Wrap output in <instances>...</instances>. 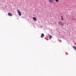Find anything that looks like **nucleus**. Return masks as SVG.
Here are the masks:
<instances>
[{"label":"nucleus","mask_w":76,"mask_h":76,"mask_svg":"<svg viewBox=\"0 0 76 76\" xmlns=\"http://www.w3.org/2000/svg\"><path fill=\"white\" fill-rule=\"evenodd\" d=\"M61 19H63V16H61Z\"/></svg>","instance_id":"9d476101"},{"label":"nucleus","mask_w":76,"mask_h":76,"mask_svg":"<svg viewBox=\"0 0 76 76\" xmlns=\"http://www.w3.org/2000/svg\"><path fill=\"white\" fill-rule=\"evenodd\" d=\"M34 21H37V19H34Z\"/></svg>","instance_id":"9b49d317"},{"label":"nucleus","mask_w":76,"mask_h":76,"mask_svg":"<svg viewBox=\"0 0 76 76\" xmlns=\"http://www.w3.org/2000/svg\"><path fill=\"white\" fill-rule=\"evenodd\" d=\"M73 48L74 49V50H76V47L75 46H73Z\"/></svg>","instance_id":"423d86ee"},{"label":"nucleus","mask_w":76,"mask_h":76,"mask_svg":"<svg viewBox=\"0 0 76 76\" xmlns=\"http://www.w3.org/2000/svg\"><path fill=\"white\" fill-rule=\"evenodd\" d=\"M7 15L9 16H12V14L10 13H8Z\"/></svg>","instance_id":"7ed1b4c3"},{"label":"nucleus","mask_w":76,"mask_h":76,"mask_svg":"<svg viewBox=\"0 0 76 76\" xmlns=\"http://www.w3.org/2000/svg\"><path fill=\"white\" fill-rule=\"evenodd\" d=\"M49 2L50 3H53V1H54V0H48Z\"/></svg>","instance_id":"20e7f679"},{"label":"nucleus","mask_w":76,"mask_h":76,"mask_svg":"<svg viewBox=\"0 0 76 76\" xmlns=\"http://www.w3.org/2000/svg\"><path fill=\"white\" fill-rule=\"evenodd\" d=\"M50 39H51L52 38V36H51V35H50Z\"/></svg>","instance_id":"6e6552de"},{"label":"nucleus","mask_w":76,"mask_h":76,"mask_svg":"<svg viewBox=\"0 0 76 76\" xmlns=\"http://www.w3.org/2000/svg\"><path fill=\"white\" fill-rule=\"evenodd\" d=\"M33 19H37V18L35 17H33Z\"/></svg>","instance_id":"0eeeda50"},{"label":"nucleus","mask_w":76,"mask_h":76,"mask_svg":"<svg viewBox=\"0 0 76 76\" xmlns=\"http://www.w3.org/2000/svg\"><path fill=\"white\" fill-rule=\"evenodd\" d=\"M17 12L18 13V15H19V16L22 15V13H21V12H20V11H19V10H17Z\"/></svg>","instance_id":"f257e3e1"},{"label":"nucleus","mask_w":76,"mask_h":76,"mask_svg":"<svg viewBox=\"0 0 76 76\" xmlns=\"http://www.w3.org/2000/svg\"><path fill=\"white\" fill-rule=\"evenodd\" d=\"M62 20H63V19H62Z\"/></svg>","instance_id":"f8f14e48"},{"label":"nucleus","mask_w":76,"mask_h":76,"mask_svg":"<svg viewBox=\"0 0 76 76\" xmlns=\"http://www.w3.org/2000/svg\"><path fill=\"white\" fill-rule=\"evenodd\" d=\"M44 34L42 33V34L41 36V38H43V37H44Z\"/></svg>","instance_id":"39448f33"},{"label":"nucleus","mask_w":76,"mask_h":76,"mask_svg":"<svg viewBox=\"0 0 76 76\" xmlns=\"http://www.w3.org/2000/svg\"><path fill=\"white\" fill-rule=\"evenodd\" d=\"M56 2H58V0H55Z\"/></svg>","instance_id":"1a4fd4ad"},{"label":"nucleus","mask_w":76,"mask_h":76,"mask_svg":"<svg viewBox=\"0 0 76 76\" xmlns=\"http://www.w3.org/2000/svg\"><path fill=\"white\" fill-rule=\"evenodd\" d=\"M58 23L60 25H61V26H64V24L63 22H59Z\"/></svg>","instance_id":"f03ea898"}]
</instances>
